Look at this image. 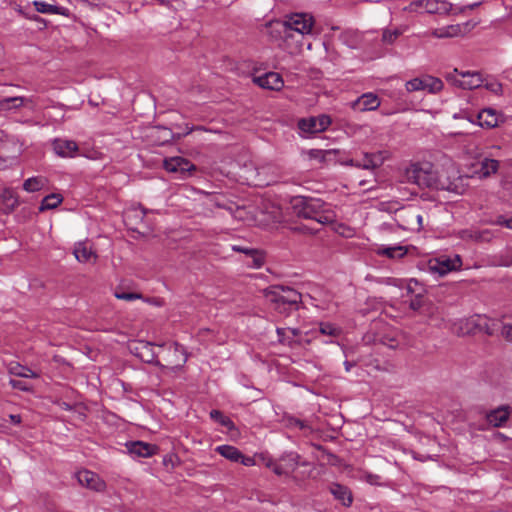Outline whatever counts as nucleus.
I'll use <instances>...</instances> for the list:
<instances>
[{"instance_id": "nucleus-1", "label": "nucleus", "mask_w": 512, "mask_h": 512, "mask_svg": "<svg viewBox=\"0 0 512 512\" xmlns=\"http://www.w3.org/2000/svg\"><path fill=\"white\" fill-rule=\"evenodd\" d=\"M291 208L297 217L315 220L323 225L335 221V214L327 209L325 203L320 199L296 196L291 200Z\"/></svg>"}, {"instance_id": "nucleus-2", "label": "nucleus", "mask_w": 512, "mask_h": 512, "mask_svg": "<svg viewBox=\"0 0 512 512\" xmlns=\"http://www.w3.org/2000/svg\"><path fill=\"white\" fill-rule=\"evenodd\" d=\"M267 299L273 306V309L285 317L292 312L299 310L302 303V295L289 286L275 285L266 290Z\"/></svg>"}, {"instance_id": "nucleus-3", "label": "nucleus", "mask_w": 512, "mask_h": 512, "mask_svg": "<svg viewBox=\"0 0 512 512\" xmlns=\"http://www.w3.org/2000/svg\"><path fill=\"white\" fill-rule=\"evenodd\" d=\"M408 182L418 185L421 188H431L436 185L437 176L433 171L431 163H415L405 171Z\"/></svg>"}, {"instance_id": "nucleus-4", "label": "nucleus", "mask_w": 512, "mask_h": 512, "mask_svg": "<svg viewBox=\"0 0 512 512\" xmlns=\"http://www.w3.org/2000/svg\"><path fill=\"white\" fill-rule=\"evenodd\" d=\"M315 20L309 13H293L287 16V19L282 24L285 37H290L291 32L295 31L301 36L312 33Z\"/></svg>"}, {"instance_id": "nucleus-5", "label": "nucleus", "mask_w": 512, "mask_h": 512, "mask_svg": "<svg viewBox=\"0 0 512 512\" xmlns=\"http://www.w3.org/2000/svg\"><path fill=\"white\" fill-rule=\"evenodd\" d=\"M130 351L145 363L156 365L162 369L168 368L167 366L161 364V362L157 359V353L154 351V344L151 342L138 341L130 347Z\"/></svg>"}, {"instance_id": "nucleus-6", "label": "nucleus", "mask_w": 512, "mask_h": 512, "mask_svg": "<svg viewBox=\"0 0 512 512\" xmlns=\"http://www.w3.org/2000/svg\"><path fill=\"white\" fill-rule=\"evenodd\" d=\"M457 237L465 242L471 243H489L495 237L494 232L490 229H478L470 227L459 230Z\"/></svg>"}, {"instance_id": "nucleus-7", "label": "nucleus", "mask_w": 512, "mask_h": 512, "mask_svg": "<svg viewBox=\"0 0 512 512\" xmlns=\"http://www.w3.org/2000/svg\"><path fill=\"white\" fill-rule=\"evenodd\" d=\"M471 169L470 177L485 179L497 173L499 169V161L485 157L474 162L471 165Z\"/></svg>"}, {"instance_id": "nucleus-8", "label": "nucleus", "mask_w": 512, "mask_h": 512, "mask_svg": "<svg viewBox=\"0 0 512 512\" xmlns=\"http://www.w3.org/2000/svg\"><path fill=\"white\" fill-rule=\"evenodd\" d=\"M158 346L160 348H164V347L167 348V350H168L167 361L172 365L171 366L172 370H174V371L179 370L184 366V364L186 363V361L188 359V355H187L185 348L181 344H179L177 342H172L170 344H161Z\"/></svg>"}, {"instance_id": "nucleus-9", "label": "nucleus", "mask_w": 512, "mask_h": 512, "mask_svg": "<svg viewBox=\"0 0 512 512\" xmlns=\"http://www.w3.org/2000/svg\"><path fill=\"white\" fill-rule=\"evenodd\" d=\"M215 451L224 458L232 462L241 463L244 466H253L255 464L254 458L245 456L238 448L232 445L217 446Z\"/></svg>"}, {"instance_id": "nucleus-10", "label": "nucleus", "mask_w": 512, "mask_h": 512, "mask_svg": "<svg viewBox=\"0 0 512 512\" xmlns=\"http://www.w3.org/2000/svg\"><path fill=\"white\" fill-rule=\"evenodd\" d=\"M164 168L168 172L180 173L183 177L191 175L196 166L183 157H172L164 160Z\"/></svg>"}, {"instance_id": "nucleus-11", "label": "nucleus", "mask_w": 512, "mask_h": 512, "mask_svg": "<svg viewBox=\"0 0 512 512\" xmlns=\"http://www.w3.org/2000/svg\"><path fill=\"white\" fill-rule=\"evenodd\" d=\"M462 265V261L459 255H455L454 258L440 257L436 259L434 264H430V269L439 275H445L451 271L457 270Z\"/></svg>"}, {"instance_id": "nucleus-12", "label": "nucleus", "mask_w": 512, "mask_h": 512, "mask_svg": "<svg viewBox=\"0 0 512 512\" xmlns=\"http://www.w3.org/2000/svg\"><path fill=\"white\" fill-rule=\"evenodd\" d=\"M128 452L135 457L148 458L156 454L158 447L142 441H131L126 444Z\"/></svg>"}, {"instance_id": "nucleus-13", "label": "nucleus", "mask_w": 512, "mask_h": 512, "mask_svg": "<svg viewBox=\"0 0 512 512\" xmlns=\"http://www.w3.org/2000/svg\"><path fill=\"white\" fill-rule=\"evenodd\" d=\"M52 145L54 152L63 158H72L79 150L77 143L68 139H55Z\"/></svg>"}, {"instance_id": "nucleus-14", "label": "nucleus", "mask_w": 512, "mask_h": 512, "mask_svg": "<svg viewBox=\"0 0 512 512\" xmlns=\"http://www.w3.org/2000/svg\"><path fill=\"white\" fill-rule=\"evenodd\" d=\"M254 82L260 87L268 90L279 91L284 86V81L279 73L268 72L254 78Z\"/></svg>"}, {"instance_id": "nucleus-15", "label": "nucleus", "mask_w": 512, "mask_h": 512, "mask_svg": "<svg viewBox=\"0 0 512 512\" xmlns=\"http://www.w3.org/2000/svg\"><path fill=\"white\" fill-rule=\"evenodd\" d=\"M78 480L83 486L95 491H102L105 488L104 481L97 474L88 470L79 472Z\"/></svg>"}, {"instance_id": "nucleus-16", "label": "nucleus", "mask_w": 512, "mask_h": 512, "mask_svg": "<svg viewBox=\"0 0 512 512\" xmlns=\"http://www.w3.org/2000/svg\"><path fill=\"white\" fill-rule=\"evenodd\" d=\"M380 101L373 93H366L352 103V108L358 111H370L379 107Z\"/></svg>"}, {"instance_id": "nucleus-17", "label": "nucleus", "mask_w": 512, "mask_h": 512, "mask_svg": "<svg viewBox=\"0 0 512 512\" xmlns=\"http://www.w3.org/2000/svg\"><path fill=\"white\" fill-rule=\"evenodd\" d=\"M509 407L502 406L486 414V421L493 427H503L509 419Z\"/></svg>"}, {"instance_id": "nucleus-18", "label": "nucleus", "mask_w": 512, "mask_h": 512, "mask_svg": "<svg viewBox=\"0 0 512 512\" xmlns=\"http://www.w3.org/2000/svg\"><path fill=\"white\" fill-rule=\"evenodd\" d=\"M490 319L486 316L476 315L467 320L466 325L468 326V332L476 329L485 332L491 336L494 333V329L490 323Z\"/></svg>"}, {"instance_id": "nucleus-19", "label": "nucleus", "mask_w": 512, "mask_h": 512, "mask_svg": "<svg viewBox=\"0 0 512 512\" xmlns=\"http://www.w3.org/2000/svg\"><path fill=\"white\" fill-rule=\"evenodd\" d=\"M330 493L334 498L340 501L344 506L349 507L353 502V497L350 489L339 483H332L329 486Z\"/></svg>"}, {"instance_id": "nucleus-20", "label": "nucleus", "mask_w": 512, "mask_h": 512, "mask_svg": "<svg viewBox=\"0 0 512 512\" xmlns=\"http://www.w3.org/2000/svg\"><path fill=\"white\" fill-rule=\"evenodd\" d=\"M478 124L484 128H494L499 124V114L492 108H485L477 115Z\"/></svg>"}, {"instance_id": "nucleus-21", "label": "nucleus", "mask_w": 512, "mask_h": 512, "mask_svg": "<svg viewBox=\"0 0 512 512\" xmlns=\"http://www.w3.org/2000/svg\"><path fill=\"white\" fill-rule=\"evenodd\" d=\"M33 6L38 13L42 14H56L62 16H69L70 11L66 7L49 4L45 1L36 0L33 2Z\"/></svg>"}, {"instance_id": "nucleus-22", "label": "nucleus", "mask_w": 512, "mask_h": 512, "mask_svg": "<svg viewBox=\"0 0 512 512\" xmlns=\"http://www.w3.org/2000/svg\"><path fill=\"white\" fill-rule=\"evenodd\" d=\"M461 77L462 81L460 83V88L462 89H477L484 84V79L478 72H461Z\"/></svg>"}, {"instance_id": "nucleus-23", "label": "nucleus", "mask_w": 512, "mask_h": 512, "mask_svg": "<svg viewBox=\"0 0 512 512\" xmlns=\"http://www.w3.org/2000/svg\"><path fill=\"white\" fill-rule=\"evenodd\" d=\"M0 199L5 214L12 213L19 205L18 196L16 192L11 188H5L0 195Z\"/></svg>"}, {"instance_id": "nucleus-24", "label": "nucleus", "mask_w": 512, "mask_h": 512, "mask_svg": "<svg viewBox=\"0 0 512 512\" xmlns=\"http://www.w3.org/2000/svg\"><path fill=\"white\" fill-rule=\"evenodd\" d=\"M376 253L391 259L402 258L407 254V248L402 245L385 246L381 245L377 248Z\"/></svg>"}, {"instance_id": "nucleus-25", "label": "nucleus", "mask_w": 512, "mask_h": 512, "mask_svg": "<svg viewBox=\"0 0 512 512\" xmlns=\"http://www.w3.org/2000/svg\"><path fill=\"white\" fill-rule=\"evenodd\" d=\"M74 255L79 262H95L97 259L96 253L88 247L85 243H78L74 249Z\"/></svg>"}, {"instance_id": "nucleus-26", "label": "nucleus", "mask_w": 512, "mask_h": 512, "mask_svg": "<svg viewBox=\"0 0 512 512\" xmlns=\"http://www.w3.org/2000/svg\"><path fill=\"white\" fill-rule=\"evenodd\" d=\"M300 455L297 452H285L283 453L280 458L279 462L284 464L287 471L291 474L296 470V468L299 465Z\"/></svg>"}, {"instance_id": "nucleus-27", "label": "nucleus", "mask_w": 512, "mask_h": 512, "mask_svg": "<svg viewBox=\"0 0 512 512\" xmlns=\"http://www.w3.org/2000/svg\"><path fill=\"white\" fill-rule=\"evenodd\" d=\"M47 184V179L42 176L28 178L23 183V189L27 192H37L42 190Z\"/></svg>"}, {"instance_id": "nucleus-28", "label": "nucleus", "mask_w": 512, "mask_h": 512, "mask_svg": "<svg viewBox=\"0 0 512 512\" xmlns=\"http://www.w3.org/2000/svg\"><path fill=\"white\" fill-rule=\"evenodd\" d=\"M25 97L15 96V97H7L0 100V110H12L18 109L24 105V102L27 101Z\"/></svg>"}, {"instance_id": "nucleus-29", "label": "nucleus", "mask_w": 512, "mask_h": 512, "mask_svg": "<svg viewBox=\"0 0 512 512\" xmlns=\"http://www.w3.org/2000/svg\"><path fill=\"white\" fill-rule=\"evenodd\" d=\"M62 200L63 198L60 194H49L43 198L39 207V211L43 212L45 210L57 208L61 204Z\"/></svg>"}, {"instance_id": "nucleus-30", "label": "nucleus", "mask_w": 512, "mask_h": 512, "mask_svg": "<svg viewBox=\"0 0 512 512\" xmlns=\"http://www.w3.org/2000/svg\"><path fill=\"white\" fill-rule=\"evenodd\" d=\"M9 372L12 375L23 378H38L39 374L26 366L20 364H13L9 367Z\"/></svg>"}, {"instance_id": "nucleus-31", "label": "nucleus", "mask_w": 512, "mask_h": 512, "mask_svg": "<svg viewBox=\"0 0 512 512\" xmlns=\"http://www.w3.org/2000/svg\"><path fill=\"white\" fill-rule=\"evenodd\" d=\"M298 128L304 133H318L316 117L312 116L299 119Z\"/></svg>"}, {"instance_id": "nucleus-32", "label": "nucleus", "mask_w": 512, "mask_h": 512, "mask_svg": "<svg viewBox=\"0 0 512 512\" xmlns=\"http://www.w3.org/2000/svg\"><path fill=\"white\" fill-rule=\"evenodd\" d=\"M210 417L211 419L215 420L216 422L220 423L222 426L228 429L234 427L232 420L229 417L225 416L220 410H211Z\"/></svg>"}, {"instance_id": "nucleus-33", "label": "nucleus", "mask_w": 512, "mask_h": 512, "mask_svg": "<svg viewBox=\"0 0 512 512\" xmlns=\"http://www.w3.org/2000/svg\"><path fill=\"white\" fill-rule=\"evenodd\" d=\"M287 330L285 328H277L276 333L278 335V341L281 344L287 345L290 348L295 347L299 344V341L295 340L293 337L286 335Z\"/></svg>"}, {"instance_id": "nucleus-34", "label": "nucleus", "mask_w": 512, "mask_h": 512, "mask_svg": "<svg viewBox=\"0 0 512 512\" xmlns=\"http://www.w3.org/2000/svg\"><path fill=\"white\" fill-rule=\"evenodd\" d=\"M319 331L323 335H328L332 337H337L340 335L341 330L329 322H321L319 324Z\"/></svg>"}, {"instance_id": "nucleus-35", "label": "nucleus", "mask_w": 512, "mask_h": 512, "mask_svg": "<svg viewBox=\"0 0 512 512\" xmlns=\"http://www.w3.org/2000/svg\"><path fill=\"white\" fill-rule=\"evenodd\" d=\"M249 258H251V263H248V266L251 268L259 269L265 263V253L259 249H257Z\"/></svg>"}, {"instance_id": "nucleus-36", "label": "nucleus", "mask_w": 512, "mask_h": 512, "mask_svg": "<svg viewBox=\"0 0 512 512\" xmlns=\"http://www.w3.org/2000/svg\"><path fill=\"white\" fill-rule=\"evenodd\" d=\"M424 81L425 89H428L432 93L438 92L443 88V82L438 78L429 77Z\"/></svg>"}, {"instance_id": "nucleus-37", "label": "nucleus", "mask_w": 512, "mask_h": 512, "mask_svg": "<svg viewBox=\"0 0 512 512\" xmlns=\"http://www.w3.org/2000/svg\"><path fill=\"white\" fill-rule=\"evenodd\" d=\"M317 129L318 133L323 132L328 129V127L332 123V119L327 114H321L316 117Z\"/></svg>"}, {"instance_id": "nucleus-38", "label": "nucleus", "mask_w": 512, "mask_h": 512, "mask_svg": "<svg viewBox=\"0 0 512 512\" xmlns=\"http://www.w3.org/2000/svg\"><path fill=\"white\" fill-rule=\"evenodd\" d=\"M318 449L322 452V457L327 461L329 465L336 466L339 464L340 459L337 455L325 449L323 446L319 445Z\"/></svg>"}, {"instance_id": "nucleus-39", "label": "nucleus", "mask_w": 512, "mask_h": 512, "mask_svg": "<svg viewBox=\"0 0 512 512\" xmlns=\"http://www.w3.org/2000/svg\"><path fill=\"white\" fill-rule=\"evenodd\" d=\"M400 35L401 31L398 29L384 30L382 33V41L386 44H393Z\"/></svg>"}, {"instance_id": "nucleus-40", "label": "nucleus", "mask_w": 512, "mask_h": 512, "mask_svg": "<svg viewBox=\"0 0 512 512\" xmlns=\"http://www.w3.org/2000/svg\"><path fill=\"white\" fill-rule=\"evenodd\" d=\"M385 154H386V152H383V151H379L376 153H370L371 166H372L373 170L379 168L384 163V161L386 159Z\"/></svg>"}, {"instance_id": "nucleus-41", "label": "nucleus", "mask_w": 512, "mask_h": 512, "mask_svg": "<svg viewBox=\"0 0 512 512\" xmlns=\"http://www.w3.org/2000/svg\"><path fill=\"white\" fill-rule=\"evenodd\" d=\"M406 89L409 92L425 90V81L419 78H414L406 83Z\"/></svg>"}, {"instance_id": "nucleus-42", "label": "nucleus", "mask_w": 512, "mask_h": 512, "mask_svg": "<svg viewBox=\"0 0 512 512\" xmlns=\"http://www.w3.org/2000/svg\"><path fill=\"white\" fill-rule=\"evenodd\" d=\"M164 466L173 469L180 464V459L176 454H168L163 458Z\"/></svg>"}, {"instance_id": "nucleus-43", "label": "nucleus", "mask_w": 512, "mask_h": 512, "mask_svg": "<svg viewBox=\"0 0 512 512\" xmlns=\"http://www.w3.org/2000/svg\"><path fill=\"white\" fill-rule=\"evenodd\" d=\"M268 467L272 468L273 472L278 476H288L290 473L281 462H271L267 464Z\"/></svg>"}, {"instance_id": "nucleus-44", "label": "nucleus", "mask_w": 512, "mask_h": 512, "mask_svg": "<svg viewBox=\"0 0 512 512\" xmlns=\"http://www.w3.org/2000/svg\"><path fill=\"white\" fill-rule=\"evenodd\" d=\"M493 225L503 226L512 230V216L507 218L504 215L496 216L495 220L491 222Z\"/></svg>"}, {"instance_id": "nucleus-45", "label": "nucleus", "mask_w": 512, "mask_h": 512, "mask_svg": "<svg viewBox=\"0 0 512 512\" xmlns=\"http://www.w3.org/2000/svg\"><path fill=\"white\" fill-rule=\"evenodd\" d=\"M355 167L366 170H373L371 166L370 153H364L362 158L355 162Z\"/></svg>"}, {"instance_id": "nucleus-46", "label": "nucleus", "mask_w": 512, "mask_h": 512, "mask_svg": "<svg viewBox=\"0 0 512 512\" xmlns=\"http://www.w3.org/2000/svg\"><path fill=\"white\" fill-rule=\"evenodd\" d=\"M115 297L125 301H132L136 299H142V295L140 293H132V292H115Z\"/></svg>"}, {"instance_id": "nucleus-47", "label": "nucleus", "mask_w": 512, "mask_h": 512, "mask_svg": "<svg viewBox=\"0 0 512 512\" xmlns=\"http://www.w3.org/2000/svg\"><path fill=\"white\" fill-rule=\"evenodd\" d=\"M500 335L507 342H512V323H502Z\"/></svg>"}, {"instance_id": "nucleus-48", "label": "nucleus", "mask_w": 512, "mask_h": 512, "mask_svg": "<svg viewBox=\"0 0 512 512\" xmlns=\"http://www.w3.org/2000/svg\"><path fill=\"white\" fill-rule=\"evenodd\" d=\"M461 76V72L458 69H454L452 72H449L445 75V79L452 85L456 87H460V83L462 79H459L458 76Z\"/></svg>"}, {"instance_id": "nucleus-49", "label": "nucleus", "mask_w": 512, "mask_h": 512, "mask_svg": "<svg viewBox=\"0 0 512 512\" xmlns=\"http://www.w3.org/2000/svg\"><path fill=\"white\" fill-rule=\"evenodd\" d=\"M425 306L422 294H417L410 301L409 307L414 311H419Z\"/></svg>"}, {"instance_id": "nucleus-50", "label": "nucleus", "mask_w": 512, "mask_h": 512, "mask_svg": "<svg viewBox=\"0 0 512 512\" xmlns=\"http://www.w3.org/2000/svg\"><path fill=\"white\" fill-rule=\"evenodd\" d=\"M9 384L14 388L21 391H30L31 386H29L26 382L16 379H11Z\"/></svg>"}, {"instance_id": "nucleus-51", "label": "nucleus", "mask_w": 512, "mask_h": 512, "mask_svg": "<svg viewBox=\"0 0 512 512\" xmlns=\"http://www.w3.org/2000/svg\"><path fill=\"white\" fill-rule=\"evenodd\" d=\"M483 86L495 94H499L502 91V85L499 82H485Z\"/></svg>"}, {"instance_id": "nucleus-52", "label": "nucleus", "mask_w": 512, "mask_h": 512, "mask_svg": "<svg viewBox=\"0 0 512 512\" xmlns=\"http://www.w3.org/2000/svg\"><path fill=\"white\" fill-rule=\"evenodd\" d=\"M288 425L291 427H297L300 430H303L308 427V425L304 421L294 418V417H290L288 419Z\"/></svg>"}, {"instance_id": "nucleus-53", "label": "nucleus", "mask_w": 512, "mask_h": 512, "mask_svg": "<svg viewBox=\"0 0 512 512\" xmlns=\"http://www.w3.org/2000/svg\"><path fill=\"white\" fill-rule=\"evenodd\" d=\"M378 283L386 284V285L398 286V280L396 278H390V277L389 278H384V279H379Z\"/></svg>"}, {"instance_id": "nucleus-54", "label": "nucleus", "mask_w": 512, "mask_h": 512, "mask_svg": "<svg viewBox=\"0 0 512 512\" xmlns=\"http://www.w3.org/2000/svg\"><path fill=\"white\" fill-rule=\"evenodd\" d=\"M310 156L313 158H318L320 160L324 159V154H323V151H321V150H311Z\"/></svg>"}, {"instance_id": "nucleus-55", "label": "nucleus", "mask_w": 512, "mask_h": 512, "mask_svg": "<svg viewBox=\"0 0 512 512\" xmlns=\"http://www.w3.org/2000/svg\"><path fill=\"white\" fill-rule=\"evenodd\" d=\"M9 418H10L11 422L15 425H19L22 421L21 416L18 414H11V415H9Z\"/></svg>"}, {"instance_id": "nucleus-56", "label": "nucleus", "mask_w": 512, "mask_h": 512, "mask_svg": "<svg viewBox=\"0 0 512 512\" xmlns=\"http://www.w3.org/2000/svg\"><path fill=\"white\" fill-rule=\"evenodd\" d=\"M256 250L257 249L252 248V247H245L244 251H242L241 253L245 254L248 257H250L251 255H253L255 253Z\"/></svg>"}, {"instance_id": "nucleus-57", "label": "nucleus", "mask_w": 512, "mask_h": 512, "mask_svg": "<svg viewBox=\"0 0 512 512\" xmlns=\"http://www.w3.org/2000/svg\"><path fill=\"white\" fill-rule=\"evenodd\" d=\"M380 341L383 343V344H386V342L384 341V339H380ZM387 345L391 348H395L397 346V341L395 339H389V343H387Z\"/></svg>"}, {"instance_id": "nucleus-58", "label": "nucleus", "mask_w": 512, "mask_h": 512, "mask_svg": "<svg viewBox=\"0 0 512 512\" xmlns=\"http://www.w3.org/2000/svg\"><path fill=\"white\" fill-rule=\"evenodd\" d=\"M246 246H242V245H232L231 249L234 251V252H238V253H241L242 251H244V248Z\"/></svg>"}, {"instance_id": "nucleus-59", "label": "nucleus", "mask_w": 512, "mask_h": 512, "mask_svg": "<svg viewBox=\"0 0 512 512\" xmlns=\"http://www.w3.org/2000/svg\"><path fill=\"white\" fill-rule=\"evenodd\" d=\"M286 330L292 334L293 338L300 334V330L297 328H288Z\"/></svg>"}, {"instance_id": "nucleus-60", "label": "nucleus", "mask_w": 512, "mask_h": 512, "mask_svg": "<svg viewBox=\"0 0 512 512\" xmlns=\"http://www.w3.org/2000/svg\"><path fill=\"white\" fill-rule=\"evenodd\" d=\"M410 282H415V283H417V281H416V280H411ZM407 292H408V293H413V289H412V287H411V283H409V284L407 285Z\"/></svg>"}, {"instance_id": "nucleus-61", "label": "nucleus", "mask_w": 512, "mask_h": 512, "mask_svg": "<svg viewBox=\"0 0 512 512\" xmlns=\"http://www.w3.org/2000/svg\"><path fill=\"white\" fill-rule=\"evenodd\" d=\"M357 161L358 159H350L349 161L346 162V164L355 167V162Z\"/></svg>"}, {"instance_id": "nucleus-62", "label": "nucleus", "mask_w": 512, "mask_h": 512, "mask_svg": "<svg viewBox=\"0 0 512 512\" xmlns=\"http://www.w3.org/2000/svg\"><path fill=\"white\" fill-rule=\"evenodd\" d=\"M416 218H417V222H418L419 227H421L422 226V216L421 215H417Z\"/></svg>"}, {"instance_id": "nucleus-63", "label": "nucleus", "mask_w": 512, "mask_h": 512, "mask_svg": "<svg viewBox=\"0 0 512 512\" xmlns=\"http://www.w3.org/2000/svg\"><path fill=\"white\" fill-rule=\"evenodd\" d=\"M345 365H346V370L349 371L350 367H351V364L349 362H345Z\"/></svg>"}, {"instance_id": "nucleus-64", "label": "nucleus", "mask_w": 512, "mask_h": 512, "mask_svg": "<svg viewBox=\"0 0 512 512\" xmlns=\"http://www.w3.org/2000/svg\"><path fill=\"white\" fill-rule=\"evenodd\" d=\"M141 212H142V215H143V217H144V216L146 215V213H147V210L143 207V208H142V210H141Z\"/></svg>"}]
</instances>
